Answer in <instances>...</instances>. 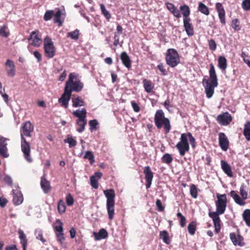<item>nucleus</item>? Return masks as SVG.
<instances>
[{
    "mask_svg": "<svg viewBox=\"0 0 250 250\" xmlns=\"http://www.w3.org/2000/svg\"><path fill=\"white\" fill-rule=\"evenodd\" d=\"M120 59L123 64L127 68L131 67V60L126 52H123L120 55Z\"/></svg>",
    "mask_w": 250,
    "mask_h": 250,
    "instance_id": "b1692460",
    "label": "nucleus"
},
{
    "mask_svg": "<svg viewBox=\"0 0 250 250\" xmlns=\"http://www.w3.org/2000/svg\"><path fill=\"white\" fill-rule=\"evenodd\" d=\"M7 139L3 137H0V155L4 158L8 156L7 153V143L6 142Z\"/></svg>",
    "mask_w": 250,
    "mask_h": 250,
    "instance_id": "f3484780",
    "label": "nucleus"
},
{
    "mask_svg": "<svg viewBox=\"0 0 250 250\" xmlns=\"http://www.w3.org/2000/svg\"><path fill=\"white\" fill-rule=\"evenodd\" d=\"M188 232L191 234L193 235L195 233V223L192 222L191 223H190L188 227Z\"/></svg>",
    "mask_w": 250,
    "mask_h": 250,
    "instance_id": "6e6d98bb",
    "label": "nucleus"
},
{
    "mask_svg": "<svg viewBox=\"0 0 250 250\" xmlns=\"http://www.w3.org/2000/svg\"><path fill=\"white\" fill-rule=\"evenodd\" d=\"M157 68L160 70V71L162 72V74L164 75H167V71L165 68V66L163 64H159L157 66Z\"/></svg>",
    "mask_w": 250,
    "mask_h": 250,
    "instance_id": "338daca9",
    "label": "nucleus"
},
{
    "mask_svg": "<svg viewBox=\"0 0 250 250\" xmlns=\"http://www.w3.org/2000/svg\"><path fill=\"white\" fill-rule=\"evenodd\" d=\"M100 6L102 14L104 16V17L106 18V19L107 21H109L111 18V14H110L109 11L106 9L103 3H101L100 4Z\"/></svg>",
    "mask_w": 250,
    "mask_h": 250,
    "instance_id": "ea45409f",
    "label": "nucleus"
},
{
    "mask_svg": "<svg viewBox=\"0 0 250 250\" xmlns=\"http://www.w3.org/2000/svg\"><path fill=\"white\" fill-rule=\"evenodd\" d=\"M230 195L231 197L233 198L235 203L241 206H243L245 204V202L244 201V199H241L240 196L235 193L234 191H231L230 192Z\"/></svg>",
    "mask_w": 250,
    "mask_h": 250,
    "instance_id": "7c9ffc66",
    "label": "nucleus"
},
{
    "mask_svg": "<svg viewBox=\"0 0 250 250\" xmlns=\"http://www.w3.org/2000/svg\"><path fill=\"white\" fill-rule=\"evenodd\" d=\"M160 237L166 244H169L170 243V241L169 238L168 234L166 231L164 230L161 231L160 233Z\"/></svg>",
    "mask_w": 250,
    "mask_h": 250,
    "instance_id": "37998d69",
    "label": "nucleus"
},
{
    "mask_svg": "<svg viewBox=\"0 0 250 250\" xmlns=\"http://www.w3.org/2000/svg\"><path fill=\"white\" fill-rule=\"evenodd\" d=\"M19 235V238L20 239V243L22 246V250H26L28 244V240L26 236L24 233L23 231L21 229H19L18 231Z\"/></svg>",
    "mask_w": 250,
    "mask_h": 250,
    "instance_id": "5701e85b",
    "label": "nucleus"
},
{
    "mask_svg": "<svg viewBox=\"0 0 250 250\" xmlns=\"http://www.w3.org/2000/svg\"><path fill=\"white\" fill-rule=\"evenodd\" d=\"M144 173L145 175L146 188H150L152 180L153 177V173L148 166L145 167Z\"/></svg>",
    "mask_w": 250,
    "mask_h": 250,
    "instance_id": "2eb2a0df",
    "label": "nucleus"
},
{
    "mask_svg": "<svg viewBox=\"0 0 250 250\" xmlns=\"http://www.w3.org/2000/svg\"><path fill=\"white\" fill-rule=\"evenodd\" d=\"M240 192L242 198L244 200L246 199L247 198V192L244 189L243 186H241L240 187Z\"/></svg>",
    "mask_w": 250,
    "mask_h": 250,
    "instance_id": "e2e57ef3",
    "label": "nucleus"
},
{
    "mask_svg": "<svg viewBox=\"0 0 250 250\" xmlns=\"http://www.w3.org/2000/svg\"><path fill=\"white\" fill-rule=\"evenodd\" d=\"M230 238L233 244L235 246H243V238L240 235H236L234 233L230 234Z\"/></svg>",
    "mask_w": 250,
    "mask_h": 250,
    "instance_id": "bb28decb",
    "label": "nucleus"
},
{
    "mask_svg": "<svg viewBox=\"0 0 250 250\" xmlns=\"http://www.w3.org/2000/svg\"><path fill=\"white\" fill-rule=\"evenodd\" d=\"M217 201L216 202V211L218 215L224 213L227 206V198L226 194H217Z\"/></svg>",
    "mask_w": 250,
    "mask_h": 250,
    "instance_id": "6e6552de",
    "label": "nucleus"
},
{
    "mask_svg": "<svg viewBox=\"0 0 250 250\" xmlns=\"http://www.w3.org/2000/svg\"><path fill=\"white\" fill-rule=\"evenodd\" d=\"M63 224L60 220H57L54 227V230L56 232H60L63 231Z\"/></svg>",
    "mask_w": 250,
    "mask_h": 250,
    "instance_id": "a18cd8bd",
    "label": "nucleus"
},
{
    "mask_svg": "<svg viewBox=\"0 0 250 250\" xmlns=\"http://www.w3.org/2000/svg\"><path fill=\"white\" fill-rule=\"evenodd\" d=\"M244 135L247 141L250 140V122H248L244 125Z\"/></svg>",
    "mask_w": 250,
    "mask_h": 250,
    "instance_id": "e433bc0d",
    "label": "nucleus"
},
{
    "mask_svg": "<svg viewBox=\"0 0 250 250\" xmlns=\"http://www.w3.org/2000/svg\"><path fill=\"white\" fill-rule=\"evenodd\" d=\"M190 194L193 198H196L197 197V189L194 185L190 186Z\"/></svg>",
    "mask_w": 250,
    "mask_h": 250,
    "instance_id": "8fccbe9b",
    "label": "nucleus"
},
{
    "mask_svg": "<svg viewBox=\"0 0 250 250\" xmlns=\"http://www.w3.org/2000/svg\"><path fill=\"white\" fill-rule=\"evenodd\" d=\"M221 168L223 171L229 177H232L233 173L230 166L224 160L221 161Z\"/></svg>",
    "mask_w": 250,
    "mask_h": 250,
    "instance_id": "c85d7f7f",
    "label": "nucleus"
},
{
    "mask_svg": "<svg viewBox=\"0 0 250 250\" xmlns=\"http://www.w3.org/2000/svg\"><path fill=\"white\" fill-rule=\"evenodd\" d=\"M180 10L183 16L184 19L189 18L190 13L189 7L187 5H182L180 7Z\"/></svg>",
    "mask_w": 250,
    "mask_h": 250,
    "instance_id": "2f4dec72",
    "label": "nucleus"
},
{
    "mask_svg": "<svg viewBox=\"0 0 250 250\" xmlns=\"http://www.w3.org/2000/svg\"><path fill=\"white\" fill-rule=\"evenodd\" d=\"M57 209L59 213L61 214L65 212L66 207L64 202L62 200H60L58 202Z\"/></svg>",
    "mask_w": 250,
    "mask_h": 250,
    "instance_id": "79ce46f5",
    "label": "nucleus"
},
{
    "mask_svg": "<svg viewBox=\"0 0 250 250\" xmlns=\"http://www.w3.org/2000/svg\"><path fill=\"white\" fill-rule=\"evenodd\" d=\"M72 106L79 107L83 106L85 104L84 100L80 96H76L72 98Z\"/></svg>",
    "mask_w": 250,
    "mask_h": 250,
    "instance_id": "a878e982",
    "label": "nucleus"
},
{
    "mask_svg": "<svg viewBox=\"0 0 250 250\" xmlns=\"http://www.w3.org/2000/svg\"><path fill=\"white\" fill-rule=\"evenodd\" d=\"M103 174L101 172H96L94 174L91 176L90 178L91 186L95 189L98 188V180H99L102 176Z\"/></svg>",
    "mask_w": 250,
    "mask_h": 250,
    "instance_id": "6ab92c4d",
    "label": "nucleus"
},
{
    "mask_svg": "<svg viewBox=\"0 0 250 250\" xmlns=\"http://www.w3.org/2000/svg\"><path fill=\"white\" fill-rule=\"evenodd\" d=\"M79 30L78 29H76L72 32H68L67 33V37L70 38L75 41H77L79 39Z\"/></svg>",
    "mask_w": 250,
    "mask_h": 250,
    "instance_id": "c03bdc74",
    "label": "nucleus"
},
{
    "mask_svg": "<svg viewBox=\"0 0 250 250\" xmlns=\"http://www.w3.org/2000/svg\"><path fill=\"white\" fill-rule=\"evenodd\" d=\"M216 9L218 13V16L221 22L225 24L226 23L225 21V12L224 7L221 3L217 2L215 5Z\"/></svg>",
    "mask_w": 250,
    "mask_h": 250,
    "instance_id": "aec40b11",
    "label": "nucleus"
},
{
    "mask_svg": "<svg viewBox=\"0 0 250 250\" xmlns=\"http://www.w3.org/2000/svg\"><path fill=\"white\" fill-rule=\"evenodd\" d=\"M40 184L41 188L45 193H47L50 191L51 187L50 182L46 180L45 175L41 177Z\"/></svg>",
    "mask_w": 250,
    "mask_h": 250,
    "instance_id": "4be33fe9",
    "label": "nucleus"
},
{
    "mask_svg": "<svg viewBox=\"0 0 250 250\" xmlns=\"http://www.w3.org/2000/svg\"><path fill=\"white\" fill-rule=\"evenodd\" d=\"M93 235L95 240H100L107 237L108 233L105 229H101L98 232H94Z\"/></svg>",
    "mask_w": 250,
    "mask_h": 250,
    "instance_id": "cd10ccee",
    "label": "nucleus"
},
{
    "mask_svg": "<svg viewBox=\"0 0 250 250\" xmlns=\"http://www.w3.org/2000/svg\"><path fill=\"white\" fill-rule=\"evenodd\" d=\"M83 158L85 159H88L91 164H93L95 162L94 155L90 151H87L85 152L83 156Z\"/></svg>",
    "mask_w": 250,
    "mask_h": 250,
    "instance_id": "49530a36",
    "label": "nucleus"
},
{
    "mask_svg": "<svg viewBox=\"0 0 250 250\" xmlns=\"http://www.w3.org/2000/svg\"><path fill=\"white\" fill-rule=\"evenodd\" d=\"M188 138L189 139V141L191 144L192 146L193 147H195V140L192 136V134L189 132L182 133L181 135L180 142H178L176 146L180 155L182 156L185 155L186 152L189 151V146L188 141Z\"/></svg>",
    "mask_w": 250,
    "mask_h": 250,
    "instance_id": "7ed1b4c3",
    "label": "nucleus"
},
{
    "mask_svg": "<svg viewBox=\"0 0 250 250\" xmlns=\"http://www.w3.org/2000/svg\"><path fill=\"white\" fill-rule=\"evenodd\" d=\"M43 49L44 55L48 59L52 58L56 54V49L51 39L46 36L43 41Z\"/></svg>",
    "mask_w": 250,
    "mask_h": 250,
    "instance_id": "423d86ee",
    "label": "nucleus"
},
{
    "mask_svg": "<svg viewBox=\"0 0 250 250\" xmlns=\"http://www.w3.org/2000/svg\"><path fill=\"white\" fill-rule=\"evenodd\" d=\"M5 65L7 76L14 77L16 73V67L14 62L10 60H7Z\"/></svg>",
    "mask_w": 250,
    "mask_h": 250,
    "instance_id": "ddd939ff",
    "label": "nucleus"
},
{
    "mask_svg": "<svg viewBox=\"0 0 250 250\" xmlns=\"http://www.w3.org/2000/svg\"><path fill=\"white\" fill-rule=\"evenodd\" d=\"M120 35V34H119L116 33H114V41L113 44L115 46H117L119 44V39H120L119 35Z\"/></svg>",
    "mask_w": 250,
    "mask_h": 250,
    "instance_id": "774afa93",
    "label": "nucleus"
},
{
    "mask_svg": "<svg viewBox=\"0 0 250 250\" xmlns=\"http://www.w3.org/2000/svg\"><path fill=\"white\" fill-rule=\"evenodd\" d=\"M54 16V11L53 10H47L43 16V19L45 21H48L50 20L52 17Z\"/></svg>",
    "mask_w": 250,
    "mask_h": 250,
    "instance_id": "09e8293b",
    "label": "nucleus"
},
{
    "mask_svg": "<svg viewBox=\"0 0 250 250\" xmlns=\"http://www.w3.org/2000/svg\"><path fill=\"white\" fill-rule=\"evenodd\" d=\"M75 77L73 73H70L64 87L67 90H70L71 93L72 91L80 92L83 87V84L80 80L74 81Z\"/></svg>",
    "mask_w": 250,
    "mask_h": 250,
    "instance_id": "39448f33",
    "label": "nucleus"
},
{
    "mask_svg": "<svg viewBox=\"0 0 250 250\" xmlns=\"http://www.w3.org/2000/svg\"><path fill=\"white\" fill-rule=\"evenodd\" d=\"M34 57L37 59L38 62H40L42 60L41 54L38 51H35L33 52Z\"/></svg>",
    "mask_w": 250,
    "mask_h": 250,
    "instance_id": "69168bd1",
    "label": "nucleus"
},
{
    "mask_svg": "<svg viewBox=\"0 0 250 250\" xmlns=\"http://www.w3.org/2000/svg\"><path fill=\"white\" fill-rule=\"evenodd\" d=\"M217 121L220 125H227L232 121V117L228 112H225L218 115L217 117Z\"/></svg>",
    "mask_w": 250,
    "mask_h": 250,
    "instance_id": "9b49d317",
    "label": "nucleus"
},
{
    "mask_svg": "<svg viewBox=\"0 0 250 250\" xmlns=\"http://www.w3.org/2000/svg\"><path fill=\"white\" fill-rule=\"evenodd\" d=\"M64 142L68 143L69 147L70 148L75 146L77 145V141L71 137H68L64 140Z\"/></svg>",
    "mask_w": 250,
    "mask_h": 250,
    "instance_id": "3c124183",
    "label": "nucleus"
},
{
    "mask_svg": "<svg viewBox=\"0 0 250 250\" xmlns=\"http://www.w3.org/2000/svg\"><path fill=\"white\" fill-rule=\"evenodd\" d=\"M66 202L68 206H71L74 204V198L70 193H68L66 197Z\"/></svg>",
    "mask_w": 250,
    "mask_h": 250,
    "instance_id": "864d4df0",
    "label": "nucleus"
},
{
    "mask_svg": "<svg viewBox=\"0 0 250 250\" xmlns=\"http://www.w3.org/2000/svg\"><path fill=\"white\" fill-rule=\"evenodd\" d=\"M143 83L145 90L148 93L151 92L154 87V85L152 82L150 81L144 79Z\"/></svg>",
    "mask_w": 250,
    "mask_h": 250,
    "instance_id": "473e14b6",
    "label": "nucleus"
},
{
    "mask_svg": "<svg viewBox=\"0 0 250 250\" xmlns=\"http://www.w3.org/2000/svg\"><path fill=\"white\" fill-rule=\"evenodd\" d=\"M242 6L245 10H250V0H244L242 3Z\"/></svg>",
    "mask_w": 250,
    "mask_h": 250,
    "instance_id": "052dcab7",
    "label": "nucleus"
},
{
    "mask_svg": "<svg viewBox=\"0 0 250 250\" xmlns=\"http://www.w3.org/2000/svg\"><path fill=\"white\" fill-rule=\"evenodd\" d=\"M167 63L171 67L176 66L180 62V57L174 49H168L166 57Z\"/></svg>",
    "mask_w": 250,
    "mask_h": 250,
    "instance_id": "0eeeda50",
    "label": "nucleus"
},
{
    "mask_svg": "<svg viewBox=\"0 0 250 250\" xmlns=\"http://www.w3.org/2000/svg\"><path fill=\"white\" fill-rule=\"evenodd\" d=\"M56 235L57 237V241H59L61 245L62 244L63 241L64 240L65 238L63 231L60 232H56Z\"/></svg>",
    "mask_w": 250,
    "mask_h": 250,
    "instance_id": "5fc2aeb1",
    "label": "nucleus"
},
{
    "mask_svg": "<svg viewBox=\"0 0 250 250\" xmlns=\"http://www.w3.org/2000/svg\"><path fill=\"white\" fill-rule=\"evenodd\" d=\"M164 127L166 133H168L171 128L170 121L168 118H163L158 119V124H157V128H160Z\"/></svg>",
    "mask_w": 250,
    "mask_h": 250,
    "instance_id": "4468645a",
    "label": "nucleus"
},
{
    "mask_svg": "<svg viewBox=\"0 0 250 250\" xmlns=\"http://www.w3.org/2000/svg\"><path fill=\"white\" fill-rule=\"evenodd\" d=\"M191 20L189 18L184 19L183 23L185 29L186 31L187 34L189 36H192L193 35V29L191 23H190Z\"/></svg>",
    "mask_w": 250,
    "mask_h": 250,
    "instance_id": "412c9836",
    "label": "nucleus"
},
{
    "mask_svg": "<svg viewBox=\"0 0 250 250\" xmlns=\"http://www.w3.org/2000/svg\"><path fill=\"white\" fill-rule=\"evenodd\" d=\"M3 180L4 182V183L8 186L10 187H12L13 180L10 176H9V175H5L3 179Z\"/></svg>",
    "mask_w": 250,
    "mask_h": 250,
    "instance_id": "4d7b16f0",
    "label": "nucleus"
},
{
    "mask_svg": "<svg viewBox=\"0 0 250 250\" xmlns=\"http://www.w3.org/2000/svg\"><path fill=\"white\" fill-rule=\"evenodd\" d=\"M209 80L203 79V84L208 98H210L214 92V88L218 86V80L213 64H210L209 71Z\"/></svg>",
    "mask_w": 250,
    "mask_h": 250,
    "instance_id": "f03ea898",
    "label": "nucleus"
},
{
    "mask_svg": "<svg viewBox=\"0 0 250 250\" xmlns=\"http://www.w3.org/2000/svg\"><path fill=\"white\" fill-rule=\"evenodd\" d=\"M167 9L172 13L174 17L179 18L181 17L179 10L171 3L166 4Z\"/></svg>",
    "mask_w": 250,
    "mask_h": 250,
    "instance_id": "c756f323",
    "label": "nucleus"
},
{
    "mask_svg": "<svg viewBox=\"0 0 250 250\" xmlns=\"http://www.w3.org/2000/svg\"><path fill=\"white\" fill-rule=\"evenodd\" d=\"M218 66L223 70H226L227 67V60L223 56H220L218 58Z\"/></svg>",
    "mask_w": 250,
    "mask_h": 250,
    "instance_id": "f704fd0d",
    "label": "nucleus"
},
{
    "mask_svg": "<svg viewBox=\"0 0 250 250\" xmlns=\"http://www.w3.org/2000/svg\"><path fill=\"white\" fill-rule=\"evenodd\" d=\"M104 193L107 198L106 208L108 218L110 220H112L115 214V191L113 189H106L104 191Z\"/></svg>",
    "mask_w": 250,
    "mask_h": 250,
    "instance_id": "20e7f679",
    "label": "nucleus"
},
{
    "mask_svg": "<svg viewBox=\"0 0 250 250\" xmlns=\"http://www.w3.org/2000/svg\"><path fill=\"white\" fill-rule=\"evenodd\" d=\"M34 126L31 122L28 121L24 122L21 127V150L23 154L24 159L29 163H31L33 159L31 157V146L30 143L25 139L31 137L34 131Z\"/></svg>",
    "mask_w": 250,
    "mask_h": 250,
    "instance_id": "f257e3e1",
    "label": "nucleus"
},
{
    "mask_svg": "<svg viewBox=\"0 0 250 250\" xmlns=\"http://www.w3.org/2000/svg\"><path fill=\"white\" fill-rule=\"evenodd\" d=\"M72 93L70 90H67L64 88V92L59 99L58 102L60 104L61 106L67 108L68 106L69 102L71 99Z\"/></svg>",
    "mask_w": 250,
    "mask_h": 250,
    "instance_id": "9d476101",
    "label": "nucleus"
},
{
    "mask_svg": "<svg viewBox=\"0 0 250 250\" xmlns=\"http://www.w3.org/2000/svg\"><path fill=\"white\" fill-rule=\"evenodd\" d=\"M10 35L9 31L8 29V27L4 25L1 26L0 28V36L7 38Z\"/></svg>",
    "mask_w": 250,
    "mask_h": 250,
    "instance_id": "a19ab883",
    "label": "nucleus"
},
{
    "mask_svg": "<svg viewBox=\"0 0 250 250\" xmlns=\"http://www.w3.org/2000/svg\"><path fill=\"white\" fill-rule=\"evenodd\" d=\"M232 27L233 29L238 31L240 29L239 21L237 19H234L232 21Z\"/></svg>",
    "mask_w": 250,
    "mask_h": 250,
    "instance_id": "13d9d810",
    "label": "nucleus"
},
{
    "mask_svg": "<svg viewBox=\"0 0 250 250\" xmlns=\"http://www.w3.org/2000/svg\"><path fill=\"white\" fill-rule=\"evenodd\" d=\"M198 10L205 15H208L209 14L208 7L202 2L199 3Z\"/></svg>",
    "mask_w": 250,
    "mask_h": 250,
    "instance_id": "4c0bfd02",
    "label": "nucleus"
},
{
    "mask_svg": "<svg viewBox=\"0 0 250 250\" xmlns=\"http://www.w3.org/2000/svg\"><path fill=\"white\" fill-rule=\"evenodd\" d=\"M243 217L247 225L250 227V209H246L243 213Z\"/></svg>",
    "mask_w": 250,
    "mask_h": 250,
    "instance_id": "58836bf2",
    "label": "nucleus"
},
{
    "mask_svg": "<svg viewBox=\"0 0 250 250\" xmlns=\"http://www.w3.org/2000/svg\"><path fill=\"white\" fill-rule=\"evenodd\" d=\"M35 234L37 239L41 240L42 243H45L46 242V240L43 238L42 233L41 230H36Z\"/></svg>",
    "mask_w": 250,
    "mask_h": 250,
    "instance_id": "bf43d9fd",
    "label": "nucleus"
},
{
    "mask_svg": "<svg viewBox=\"0 0 250 250\" xmlns=\"http://www.w3.org/2000/svg\"><path fill=\"white\" fill-rule=\"evenodd\" d=\"M13 202L16 206L21 205L23 200V197L21 191L18 189H13Z\"/></svg>",
    "mask_w": 250,
    "mask_h": 250,
    "instance_id": "f8f14e48",
    "label": "nucleus"
},
{
    "mask_svg": "<svg viewBox=\"0 0 250 250\" xmlns=\"http://www.w3.org/2000/svg\"><path fill=\"white\" fill-rule=\"evenodd\" d=\"M219 143L221 149L226 151L229 146V140L224 133H220L219 135Z\"/></svg>",
    "mask_w": 250,
    "mask_h": 250,
    "instance_id": "dca6fc26",
    "label": "nucleus"
},
{
    "mask_svg": "<svg viewBox=\"0 0 250 250\" xmlns=\"http://www.w3.org/2000/svg\"><path fill=\"white\" fill-rule=\"evenodd\" d=\"M163 162L167 164H170L172 161V157L169 154H165L162 158Z\"/></svg>",
    "mask_w": 250,
    "mask_h": 250,
    "instance_id": "603ef678",
    "label": "nucleus"
},
{
    "mask_svg": "<svg viewBox=\"0 0 250 250\" xmlns=\"http://www.w3.org/2000/svg\"><path fill=\"white\" fill-rule=\"evenodd\" d=\"M209 216L213 220L215 227V230L216 232L218 233L220 231L221 229V221L219 217V215H218L217 213L209 212Z\"/></svg>",
    "mask_w": 250,
    "mask_h": 250,
    "instance_id": "a211bd4d",
    "label": "nucleus"
},
{
    "mask_svg": "<svg viewBox=\"0 0 250 250\" xmlns=\"http://www.w3.org/2000/svg\"><path fill=\"white\" fill-rule=\"evenodd\" d=\"M208 45L209 49L212 51H214L216 48V44L215 42L213 40H210L208 42Z\"/></svg>",
    "mask_w": 250,
    "mask_h": 250,
    "instance_id": "0e129e2a",
    "label": "nucleus"
},
{
    "mask_svg": "<svg viewBox=\"0 0 250 250\" xmlns=\"http://www.w3.org/2000/svg\"><path fill=\"white\" fill-rule=\"evenodd\" d=\"M62 14V11L59 9H58L55 14L54 13V23H58L59 26H61L62 23V21L61 20Z\"/></svg>",
    "mask_w": 250,
    "mask_h": 250,
    "instance_id": "72a5a7b5",
    "label": "nucleus"
},
{
    "mask_svg": "<svg viewBox=\"0 0 250 250\" xmlns=\"http://www.w3.org/2000/svg\"><path fill=\"white\" fill-rule=\"evenodd\" d=\"M131 104L134 111L136 112H138L140 110V107L139 105L134 101H132L131 102Z\"/></svg>",
    "mask_w": 250,
    "mask_h": 250,
    "instance_id": "680f3d73",
    "label": "nucleus"
},
{
    "mask_svg": "<svg viewBox=\"0 0 250 250\" xmlns=\"http://www.w3.org/2000/svg\"><path fill=\"white\" fill-rule=\"evenodd\" d=\"M87 124V121L86 120H77L76 121V124L79 126V127L77 129V131L80 133L82 132L85 129V126Z\"/></svg>",
    "mask_w": 250,
    "mask_h": 250,
    "instance_id": "c9c22d12",
    "label": "nucleus"
},
{
    "mask_svg": "<svg viewBox=\"0 0 250 250\" xmlns=\"http://www.w3.org/2000/svg\"><path fill=\"white\" fill-rule=\"evenodd\" d=\"M41 34L38 30L32 32L30 35L29 40L30 44L36 47H39L42 43Z\"/></svg>",
    "mask_w": 250,
    "mask_h": 250,
    "instance_id": "1a4fd4ad",
    "label": "nucleus"
},
{
    "mask_svg": "<svg viewBox=\"0 0 250 250\" xmlns=\"http://www.w3.org/2000/svg\"><path fill=\"white\" fill-rule=\"evenodd\" d=\"M99 123L97 120L93 119L89 121V125L90 126V130L92 131L93 130H96L97 129V125Z\"/></svg>",
    "mask_w": 250,
    "mask_h": 250,
    "instance_id": "de8ad7c7",
    "label": "nucleus"
},
{
    "mask_svg": "<svg viewBox=\"0 0 250 250\" xmlns=\"http://www.w3.org/2000/svg\"><path fill=\"white\" fill-rule=\"evenodd\" d=\"M86 110L84 108H82L81 110L77 109L73 112V115L75 117L78 118V120H80V121L86 120Z\"/></svg>",
    "mask_w": 250,
    "mask_h": 250,
    "instance_id": "393cba45",
    "label": "nucleus"
}]
</instances>
